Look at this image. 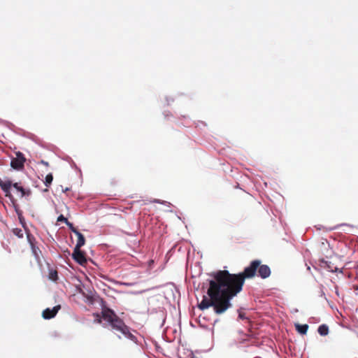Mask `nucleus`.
<instances>
[{
  "instance_id": "nucleus-1",
  "label": "nucleus",
  "mask_w": 358,
  "mask_h": 358,
  "mask_svg": "<svg viewBox=\"0 0 358 358\" xmlns=\"http://www.w3.org/2000/svg\"><path fill=\"white\" fill-rule=\"evenodd\" d=\"M213 279L209 281L207 294L209 299L203 297L199 304L200 310L213 306L216 314L224 313L231 306L230 300L238 293L229 280L225 270H220L211 274Z\"/></svg>"
},
{
  "instance_id": "nucleus-2",
  "label": "nucleus",
  "mask_w": 358,
  "mask_h": 358,
  "mask_svg": "<svg viewBox=\"0 0 358 358\" xmlns=\"http://www.w3.org/2000/svg\"><path fill=\"white\" fill-rule=\"evenodd\" d=\"M225 271L238 294L242 291L245 279L254 278L257 272L258 275L263 279L268 278L271 273L269 266L262 264L259 259L252 261L241 273L232 274L227 270Z\"/></svg>"
},
{
  "instance_id": "nucleus-3",
  "label": "nucleus",
  "mask_w": 358,
  "mask_h": 358,
  "mask_svg": "<svg viewBox=\"0 0 358 358\" xmlns=\"http://www.w3.org/2000/svg\"><path fill=\"white\" fill-rule=\"evenodd\" d=\"M102 319L108 322L111 329L121 333L125 337L134 341L136 337L130 331L129 327L120 319L116 313L110 308H105L101 311Z\"/></svg>"
},
{
  "instance_id": "nucleus-4",
  "label": "nucleus",
  "mask_w": 358,
  "mask_h": 358,
  "mask_svg": "<svg viewBox=\"0 0 358 358\" xmlns=\"http://www.w3.org/2000/svg\"><path fill=\"white\" fill-rule=\"evenodd\" d=\"M11 185H12V181H10L9 180L3 181L0 178V187H1L2 190L5 192V196L6 197H8L10 199V201H12V203L15 208V211L20 217L21 215V211L17 208V206L15 203V200L14 199L13 195L11 194V192H10Z\"/></svg>"
},
{
  "instance_id": "nucleus-5",
  "label": "nucleus",
  "mask_w": 358,
  "mask_h": 358,
  "mask_svg": "<svg viewBox=\"0 0 358 358\" xmlns=\"http://www.w3.org/2000/svg\"><path fill=\"white\" fill-rule=\"evenodd\" d=\"M25 160L24 155L19 152L16 154V157L11 160L10 166L15 169H22L24 168Z\"/></svg>"
},
{
  "instance_id": "nucleus-6",
  "label": "nucleus",
  "mask_w": 358,
  "mask_h": 358,
  "mask_svg": "<svg viewBox=\"0 0 358 358\" xmlns=\"http://www.w3.org/2000/svg\"><path fill=\"white\" fill-rule=\"evenodd\" d=\"M73 259L80 265H84L87 263V259L84 252L80 250V248H74L72 254Z\"/></svg>"
},
{
  "instance_id": "nucleus-7",
  "label": "nucleus",
  "mask_w": 358,
  "mask_h": 358,
  "mask_svg": "<svg viewBox=\"0 0 358 358\" xmlns=\"http://www.w3.org/2000/svg\"><path fill=\"white\" fill-rule=\"evenodd\" d=\"M60 308L61 306L59 305L55 306L52 309L46 308L43 311L42 316L46 320L52 319L57 315Z\"/></svg>"
},
{
  "instance_id": "nucleus-8",
  "label": "nucleus",
  "mask_w": 358,
  "mask_h": 358,
  "mask_svg": "<svg viewBox=\"0 0 358 358\" xmlns=\"http://www.w3.org/2000/svg\"><path fill=\"white\" fill-rule=\"evenodd\" d=\"M12 187L15 188L17 192L20 193V197L25 196H29L31 193L29 189H24L20 182H12L11 187Z\"/></svg>"
},
{
  "instance_id": "nucleus-9",
  "label": "nucleus",
  "mask_w": 358,
  "mask_h": 358,
  "mask_svg": "<svg viewBox=\"0 0 358 358\" xmlns=\"http://www.w3.org/2000/svg\"><path fill=\"white\" fill-rule=\"evenodd\" d=\"M73 233L77 236L78 240L77 243L75 246L76 248H80L82 246H83L85 243V239L84 236L78 231L75 230L73 231Z\"/></svg>"
},
{
  "instance_id": "nucleus-10",
  "label": "nucleus",
  "mask_w": 358,
  "mask_h": 358,
  "mask_svg": "<svg viewBox=\"0 0 358 358\" xmlns=\"http://www.w3.org/2000/svg\"><path fill=\"white\" fill-rule=\"evenodd\" d=\"M28 239H29V241L30 242L33 254L34 255L36 258L38 259L39 255L41 253L40 249L32 243V241H31V238L29 235H28Z\"/></svg>"
},
{
  "instance_id": "nucleus-11",
  "label": "nucleus",
  "mask_w": 358,
  "mask_h": 358,
  "mask_svg": "<svg viewBox=\"0 0 358 358\" xmlns=\"http://www.w3.org/2000/svg\"><path fill=\"white\" fill-rule=\"evenodd\" d=\"M295 327L296 331L300 333L301 334H306L308 329V324H295Z\"/></svg>"
},
{
  "instance_id": "nucleus-12",
  "label": "nucleus",
  "mask_w": 358,
  "mask_h": 358,
  "mask_svg": "<svg viewBox=\"0 0 358 358\" xmlns=\"http://www.w3.org/2000/svg\"><path fill=\"white\" fill-rule=\"evenodd\" d=\"M317 331L321 336H327L329 333V327L326 324H322L318 327Z\"/></svg>"
},
{
  "instance_id": "nucleus-13",
  "label": "nucleus",
  "mask_w": 358,
  "mask_h": 358,
  "mask_svg": "<svg viewBox=\"0 0 358 358\" xmlns=\"http://www.w3.org/2000/svg\"><path fill=\"white\" fill-rule=\"evenodd\" d=\"M49 279L53 281H56L58 278L57 271L55 270H51L49 273Z\"/></svg>"
},
{
  "instance_id": "nucleus-14",
  "label": "nucleus",
  "mask_w": 358,
  "mask_h": 358,
  "mask_svg": "<svg viewBox=\"0 0 358 358\" xmlns=\"http://www.w3.org/2000/svg\"><path fill=\"white\" fill-rule=\"evenodd\" d=\"M53 180V176L52 173H49L45 177V185L46 187H49Z\"/></svg>"
},
{
  "instance_id": "nucleus-15",
  "label": "nucleus",
  "mask_w": 358,
  "mask_h": 358,
  "mask_svg": "<svg viewBox=\"0 0 358 358\" xmlns=\"http://www.w3.org/2000/svg\"><path fill=\"white\" fill-rule=\"evenodd\" d=\"M13 231V234L15 236H17V237H19V238L23 237L24 234H23V231L22 229L16 228V229H14Z\"/></svg>"
},
{
  "instance_id": "nucleus-16",
  "label": "nucleus",
  "mask_w": 358,
  "mask_h": 358,
  "mask_svg": "<svg viewBox=\"0 0 358 358\" xmlns=\"http://www.w3.org/2000/svg\"><path fill=\"white\" fill-rule=\"evenodd\" d=\"M57 221L58 222H64L66 224L68 223V222H69L67 218L64 217L62 215H61L58 217Z\"/></svg>"
},
{
  "instance_id": "nucleus-17",
  "label": "nucleus",
  "mask_w": 358,
  "mask_h": 358,
  "mask_svg": "<svg viewBox=\"0 0 358 358\" xmlns=\"http://www.w3.org/2000/svg\"><path fill=\"white\" fill-rule=\"evenodd\" d=\"M66 225L69 227V229L71 230V231L73 232V231L75 230H78L76 228H75L73 227V224L69 222H68V223H66Z\"/></svg>"
},
{
  "instance_id": "nucleus-18",
  "label": "nucleus",
  "mask_w": 358,
  "mask_h": 358,
  "mask_svg": "<svg viewBox=\"0 0 358 358\" xmlns=\"http://www.w3.org/2000/svg\"><path fill=\"white\" fill-rule=\"evenodd\" d=\"M239 317H241V318H243V317H243V314H241V313H240V314H239Z\"/></svg>"
},
{
  "instance_id": "nucleus-19",
  "label": "nucleus",
  "mask_w": 358,
  "mask_h": 358,
  "mask_svg": "<svg viewBox=\"0 0 358 358\" xmlns=\"http://www.w3.org/2000/svg\"><path fill=\"white\" fill-rule=\"evenodd\" d=\"M41 163L48 165V162H45L44 161H42Z\"/></svg>"
},
{
  "instance_id": "nucleus-20",
  "label": "nucleus",
  "mask_w": 358,
  "mask_h": 358,
  "mask_svg": "<svg viewBox=\"0 0 358 358\" xmlns=\"http://www.w3.org/2000/svg\"><path fill=\"white\" fill-rule=\"evenodd\" d=\"M155 202L160 203L158 200H155Z\"/></svg>"
},
{
  "instance_id": "nucleus-21",
  "label": "nucleus",
  "mask_w": 358,
  "mask_h": 358,
  "mask_svg": "<svg viewBox=\"0 0 358 358\" xmlns=\"http://www.w3.org/2000/svg\"><path fill=\"white\" fill-rule=\"evenodd\" d=\"M192 358H194V357H192Z\"/></svg>"
}]
</instances>
